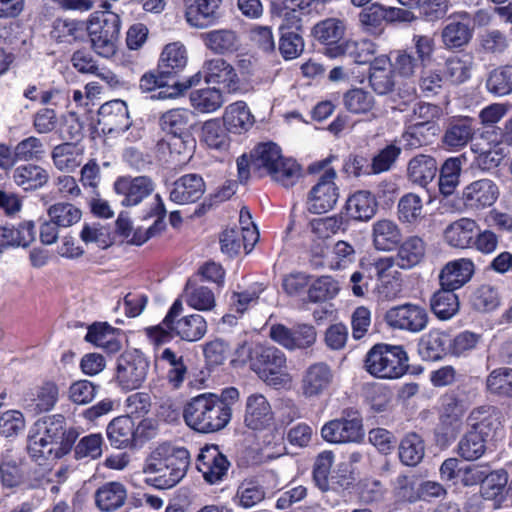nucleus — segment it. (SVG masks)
I'll return each instance as SVG.
<instances>
[{"mask_svg": "<svg viewBox=\"0 0 512 512\" xmlns=\"http://www.w3.org/2000/svg\"><path fill=\"white\" fill-rule=\"evenodd\" d=\"M473 35V29L463 20H450L441 31L442 43L447 49H457L466 46Z\"/></svg>", "mask_w": 512, "mask_h": 512, "instance_id": "obj_37", "label": "nucleus"}, {"mask_svg": "<svg viewBox=\"0 0 512 512\" xmlns=\"http://www.w3.org/2000/svg\"><path fill=\"white\" fill-rule=\"evenodd\" d=\"M339 292L337 282L329 276L316 279L308 289V299L311 302H323L334 298Z\"/></svg>", "mask_w": 512, "mask_h": 512, "instance_id": "obj_63", "label": "nucleus"}, {"mask_svg": "<svg viewBox=\"0 0 512 512\" xmlns=\"http://www.w3.org/2000/svg\"><path fill=\"white\" fill-rule=\"evenodd\" d=\"M187 51L180 42L167 44L160 56L158 68L167 77L181 72L187 65Z\"/></svg>", "mask_w": 512, "mask_h": 512, "instance_id": "obj_30", "label": "nucleus"}, {"mask_svg": "<svg viewBox=\"0 0 512 512\" xmlns=\"http://www.w3.org/2000/svg\"><path fill=\"white\" fill-rule=\"evenodd\" d=\"M334 157L317 161L309 165V173L324 171L317 183L311 188L307 197V209L314 214H322L332 210L338 202L340 193L335 183L337 173L328 167Z\"/></svg>", "mask_w": 512, "mask_h": 512, "instance_id": "obj_4", "label": "nucleus"}, {"mask_svg": "<svg viewBox=\"0 0 512 512\" xmlns=\"http://www.w3.org/2000/svg\"><path fill=\"white\" fill-rule=\"evenodd\" d=\"M462 159L460 157L448 158L440 169L439 190L443 195H451L460 182Z\"/></svg>", "mask_w": 512, "mask_h": 512, "instance_id": "obj_52", "label": "nucleus"}, {"mask_svg": "<svg viewBox=\"0 0 512 512\" xmlns=\"http://www.w3.org/2000/svg\"><path fill=\"white\" fill-rule=\"evenodd\" d=\"M455 290L441 287L430 299L433 313L442 320L452 318L459 311L460 303Z\"/></svg>", "mask_w": 512, "mask_h": 512, "instance_id": "obj_42", "label": "nucleus"}, {"mask_svg": "<svg viewBox=\"0 0 512 512\" xmlns=\"http://www.w3.org/2000/svg\"><path fill=\"white\" fill-rule=\"evenodd\" d=\"M39 436L46 438L48 442L58 448L66 455L74 444L77 433L74 430H66L65 419L61 415H54L44 421V430L37 432Z\"/></svg>", "mask_w": 512, "mask_h": 512, "instance_id": "obj_22", "label": "nucleus"}, {"mask_svg": "<svg viewBox=\"0 0 512 512\" xmlns=\"http://www.w3.org/2000/svg\"><path fill=\"white\" fill-rule=\"evenodd\" d=\"M437 170V162L433 157L420 154L409 161L408 177L413 183L425 187L435 178Z\"/></svg>", "mask_w": 512, "mask_h": 512, "instance_id": "obj_38", "label": "nucleus"}, {"mask_svg": "<svg viewBox=\"0 0 512 512\" xmlns=\"http://www.w3.org/2000/svg\"><path fill=\"white\" fill-rule=\"evenodd\" d=\"M189 465L190 453L186 448L162 443L147 457L143 472L155 488L170 489L182 480Z\"/></svg>", "mask_w": 512, "mask_h": 512, "instance_id": "obj_1", "label": "nucleus"}, {"mask_svg": "<svg viewBox=\"0 0 512 512\" xmlns=\"http://www.w3.org/2000/svg\"><path fill=\"white\" fill-rule=\"evenodd\" d=\"M205 46L217 54L233 53L240 46L239 38L233 30H212L203 35Z\"/></svg>", "mask_w": 512, "mask_h": 512, "instance_id": "obj_41", "label": "nucleus"}, {"mask_svg": "<svg viewBox=\"0 0 512 512\" xmlns=\"http://www.w3.org/2000/svg\"><path fill=\"white\" fill-rule=\"evenodd\" d=\"M149 361L147 357L137 349L124 352L117 361L116 382L123 390H135L145 382Z\"/></svg>", "mask_w": 512, "mask_h": 512, "instance_id": "obj_8", "label": "nucleus"}, {"mask_svg": "<svg viewBox=\"0 0 512 512\" xmlns=\"http://www.w3.org/2000/svg\"><path fill=\"white\" fill-rule=\"evenodd\" d=\"M197 469L209 484H216L227 475L230 462L216 445L206 446L197 458Z\"/></svg>", "mask_w": 512, "mask_h": 512, "instance_id": "obj_15", "label": "nucleus"}, {"mask_svg": "<svg viewBox=\"0 0 512 512\" xmlns=\"http://www.w3.org/2000/svg\"><path fill=\"white\" fill-rule=\"evenodd\" d=\"M490 436L489 423L481 421L472 426L458 441L456 453L465 461L480 459L488 449Z\"/></svg>", "mask_w": 512, "mask_h": 512, "instance_id": "obj_12", "label": "nucleus"}, {"mask_svg": "<svg viewBox=\"0 0 512 512\" xmlns=\"http://www.w3.org/2000/svg\"><path fill=\"white\" fill-rule=\"evenodd\" d=\"M327 51L330 56L345 55L351 57L355 63L365 64L371 61L376 52V45L368 39L347 40L341 45L328 48Z\"/></svg>", "mask_w": 512, "mask_h": 512, "instance_id": "obj_26", "label": "nucleus"}, {"mask_svg": "<svg viewBox=\"0 0 512 512\" xmlns=\"http://www.w3.org/2000/svg\"><path fill=\"white\" fill-rule=\"evenodd\" d=\"M425 444L416 433L407 434L399 444V458L404 465L416 466L424 458Z\"/></svg>", "mask_w": 512, "mask_h": 512, "instance_id": "obj_48", "label": "nucleus"}, {"mask_svg": "<svg viewBox=\"0 0 512 512\" xmlns=\"http://www.w3.org/2000/svg\"><path fill=\"white\" fill-rule=\"evenodd\" d=\"M135 432V423L129 416L117 417L107 427L108 439L116 448H126L132 444Z\"/></svg>", "mask_w": 512, "mask_h": 512, "instance_id": "obj_40", "label": "nucleus"}, {"mask_svg": "<svg viewBox=\"0 0 512 512\" xmlns=\"http://www.w3.org/2000/svg\"><path fill=\"white\" fill-rule=\"evenodd\" d=\"M473 67V56L465 53L450 57L445 63L446 77L455 84H461L468 80Z\"/></svg>", "mask_w": 512, "mask_h": 512, "instance_id": "obj_55", "label": "nucleus"}, {"mask_svg": "<svg viewBox=\"0 0 512 512\" xmlns=\"http://www.w3.org/2000/svg\"><path fill=\"white\" fill-rule=\"evenodd\" d=\"M476 229L475 220L460 218L446 227L444 238L451 247L464 249L472 244Z\"/></svg>", "mask_w": 512, "mask_h": 512, "instance_id": "obj_28", "label": "nucleus"}, {"mask_svg": "<svg viewBox=\"0 0 512 512\" xmlns=\"http://www.w3.org/2000/svg\"><path fill=\"white\" fill-rule=\"evenodd\" d=\"M169 335L173 332L182 340L194 342L200 340L207 332L205 319L199 314L184 316L168 329Z\"/></svg>", "mask_w": 512, "mask_h": 512, "instance_id": "obj_33", "label": "nucleus"}, {"mask_svg": "<svg viewBox=\"0 0 512 512\" xmlns=\"http://www.w3.org/2000/svg\"><path fill=\"white\" fill-rule=\"evenodd\" d=\"M508 483V473L504 469H498L486 473V478L481 485V495L485 500L494 502V507L499 508L506 500L505 488Z\"/></svg>", "mask_w": 512, "mask_h": 512, "instance_id": "obj_34", "label": "nucleus"}, {"mask_svg": "<svg viewBox=\"0 0 512 512\" xmlns=\"http://www.w3.org/2000/svg\"><path fill=\"white\" fill-rule=\"evenodd\" d=\"M48 216L59 227H70L80 221L82 211L74 204L59 202L49 207Z\"/></svg>", "mask_w": 512, "mask_h": 512, "instance_id": "obj_62", "label": "nucleus"}, {"mask_svg": "<svg viewBox=\"0 0 512 512\" xmlns=\"http://www.w3.org/2000/svg\"><path fill=\"white\" fill-rule=\"evenodd\" d=\"M485 386L491 395L512 398V368L500 367L492 370L486 377Z\"/></svg>", "mask_w": 512, "mask_h": 512, "instance_id": "obj_47", "label": "nucleus"}, {"mask_svg": "<svg viewBox=\"0 0 512 512\" xmlns=\"http://www.w3.org/2000/svg\"><path fill=\"white\" fill-rule=\"evenodd\" d=\"M264 487L255 478L244 479L237 488L235 502L245 508H251L265 499Z\"/></svg>", "mask_w": 512, "mask_h": 512, "instance_id": "obj_51", "label": "nucleus"}, {"mask_svg": "<svg viewBox=\"0 0 512 512\" xmlns=\"http://www.w3.org/2000/svg\"><path fill=\"white\" fill-rule=\"evenodd\" d=\"M267 175L281 184L283 187L289 188L294 186L301 177V168L291 158H281L277 161L276 165L268 171Z\"/></svg>", "mask_w": 512, "mask_h": 512, "instance_id": "obj_50", "label": "nucleus"}, {"mask_svg": "<svg viewBox=\"0 0 512 512\" xmlns=\"http://www.w3.org/2000/svg\"><path fill=\"white\" fill-rule=\"evenodd\" d=\"M203 77L207 83L223 85L228 92H233L238 88L239 80L235 69L222 58L205 61Z\"/></svg>", "mask_w": 512, "mask_h": 512, "instance_id": "obj_21", "label": "nucleus"}, {"mask_svg": "<svg viewBox=\"0 0 512 512\" xmlns=\"http://www.w3.org/2000/svg\"><path fill=\"white\" fill-rule=\"evenodd\" d=\"M475 272L471 259L460 258L446 263L439 273L441 287L457 290L468 283Z\"/></svg>", "mask_w": 512, "mask_h": 512, "instance_id": "obj_18", "label": "nucleus"}, {"mask_svg": "<svg viewBox=\"0 0 512 512\" xmlns=\"http://www.w3.org/2000/svg\"><path fill=\"white\" fill-rule=\"evenodd\" d=\"M322 438L330 443L360 442L364 437L362 418L357 410L345 409L341 417L324 424Z\"/></svg>", "mask_w": 512, "mask_h": 512, "instance_id": "obj_7", "label": "nucleus"}, {"mask_svg": "<svg viewBox=\"0 0 512 512\" xmlns=\"http://www.w3.org/2000/svg\"><path fill=\"white\" fill-rule=\"evenodd\" d=\"M365 369L383 379H397L408 369V356L402 346L376 344L366 354Z\"/></svg>", "mask_w": 512, "mask_h": 512, "instance_id": "obj_5", "label": "nucleus"}, {"mask_svg": "<svg viewBox=\"0 0 512 512\" xmlns=\"http://www.w3.org/2000/svg\"><path fill=\"white\" fill-rule=\"evenodd\" d=\"M471 151L475 154L473 165L482 171L498 167L503 159L499 150L491 147L484 148L480 143L472 144Z\"/></svg>", "mask_w": 512, "mask_h": 512, "instance_id": "obj_64", "label": "nucleus"}, {"mask_svg": "<svg viewBox=\"0 0 512 512\" xmlns=\"http://www.w3.org/2000/svg\"><path fill=\"white\" fill-rule=\"evenodd\" d=\"M280 147L272 142L261 143L251 153V167L260 175L267 174L281 158Z\"/></svg>", "mask_w": 512, "mask_h": 512, "instance_id": "obj_43", "label": "nucleus"}, {"mask_svg": "<svg viewBox=\"0 0 512 512\" xmlns=\"http://www.w3.org/2000/svg\"><path fill=\"white\" fill-rule=\"evenodd\" d=\"M398 219L405 224H416L424 218L423 198L417 193H406L397 204Z\"/></svg>", "mask_w": 512, "mask_h": 512, "instance_id": "obj_44", "label": "nucleus"}, {"mask_svg": "<svg viewBox=\"0 0 512 512\" xmlns=\"http://www.w3.org/2000/svg\"><path fill=\"white\" fill-rule=\"evenodd\" d=\"M371 237L375 249L391 251L401 242L402 234L394 220L382 218L372 224Z\"/></svg>", "mask_w": 512, "mask_h": 512, "instance_id": "obj_24", "label": "nucleus"}, {"mask_svg": "<svg viewBox=\"0 0 512 512\" xmlns=\"http://www.w3.org/2000/svg\"><path fill=\"white\" fill-rule=\"evenodd\" d=\"M271 339L288 350L306 349L311 347L317 337L315 328L308 324H299L292 329L283 324L271 326Z\"/></svg>", "mask_w": 512, "mask_h": 512, "instance_id": "obj_11", "label": "nucleus"}, {"mask_svg": "<svg viewBox=\"0 0 512 512\" xmlns=\"http://www.w3.org/2000/svg\"><path fill=\"white\" fill-rule=\"evenodd\" d=\"M74 144L63 143L54 147L51 157L60 171L72 172L80 165V157Z\"/></svg>", "mask_w": 512, "mask_h": 512, "instance_id": "obj_60", "label": "nucleus"}, {"mask_svg": "<svg viewBox=\"0 0 512 512\" xmlns=\"http://www.w3.org/2000/svg\"><path fill=\"white\" fill-rule=\"evenodd\" d=\"M127 499V490L120 482H108L99 487L95 501L100 510L112 512L122 507Z\"/></svg>", "mask_w": 512, "mask_h": 512, "instance_id": "obj_32", "label": "nucleus"}, {"mask_svg": "<svg viewBox=\"0 0 512 512\" xmlns=\"http://www.w3.org/2000/svg\"><path fill=\"white\" fill-rule=\"evenodd\" d=\"M377 208L375 196L367 190L356 191L346 201L348 216L357 221H369L376 214Z\"/></svg>", "mask_w": 512, "mask_h": 512, "instance_id": "obj_25", "label": "nucleus"}, {"mask_svg": "<svg viewBox=\"0 0 512 512\" xmlns=\"http://www.w3.org/2000/svg\"><path fill=\"white\" fill-rule=\"evenodd\" d=\"M425 244L417 236L407 238L398 249V265L402 268H411L424 258Z\"/></svg>", "mask_w": 512, "mask_h": 512, "instance_id": "obj_53", "label": "nucleus"}, {"mask_svg": "<svg viewBox=\"0 0 512 512\" xmlns=\"http://www.w3.org/2000/svg\"><path fill=\"white\" fill-rule=\"evenodd\" d=\"M273 420L271 406L262 394H251L246 399L244 423L252 430H261Z\"/></svg>", "mask_w": 512, "mask_h": 512, "instance_id": "obj_19", "label": "nucleus"}, {"mask_svg": "<svg viewBox=\"0 0 512 512\" xmlns=\"http://www.w3.org/2000/svg\"><path fill=\"white\" fill-rule=\"evenodd\" d=\"M474 133L472 120L469 118L456 119L447 126L442 142L450 149L459 150L472 140Z\"/></svg>", "mask_w": 512, "mask_h": 512, "instance_id": "obj_31", "label": "nucleus"}, {"mask_svg": "<svg viewBox=\"0 0 512 512\" xmlns=\"http://www.w3.org/2000/svg\"><path fill=\"white\" fill-rule=\"evenodd\" d=\"M223 0H183L184 15L187 23L194 28L203 29L214 25L221 18Z\"/></svg>", "mask_w": 512, "mask_h": 512, "instance_id": "obj_14", "label": "nucleus"}, {"mask_svg": "<svg viewBox=\"0 0 512 512\" xmlns=\"http://www.w3.org/2000/svg\"><path fill=\"white\" fill-rule=\"evenodd\" d=\"M343 102L345 108L353 114L371 113V116L374 119L378 117V115L373 112L375 107L374 96L362 88H355L347 91L344 94Z\"/></svg>", "mask_w": 512, "mask_h": 512, "instance_id": "obj_46", "label": "nucleus"}, {"mask_svg": "<svg viewBox=\"0 0 512 512\" xmlns=\"http://www.w3.org/2000/svg\"><path fill=\"white\" fill-rule=\"evenodd\" d=\"M500 189L495 181L482 178L467 184L462 191V201L471 210L491 207L499 198Z\"/></svg>", "mask_w": 512, "mask_h": 512, "instance_id": "obj_13", "label": "nucleus"}, {"mask_svg": "<svg viewBox=\"0 0 512 512\" xmlns=\"http://www.w3.org/2000/svg\"><path fill=\"white\" fill-rule=\"evenodd\" d=\"M231 417L232 409L218 400V396L213 393L193 397L183 410L185 423L200 433H213L224 429Z\"/></svg>", "mask_w": 512, "mask_h": 512, "instance_id": "obj_3", "label": "nucleus"}, {"mask_svg": "<svg viewBox=\"0 0 512 512\" xmlns=\"http://www.w3.org/2000/svg\"><path fill=\"white\" fill-rule=\"evenodd\" d=\"M99 123L108 127L109 131L125 130L129 127V111L122 100L104 103L98 111Z\"/></svg>", "mask_w": 512, "mask_h": 512, "instance_id": "obj_27", "label": "nucleus"}, {"mask_svg": "<svg viewBox=\"0 0 512 512\" xmlns=\"http://www.w3.org/2000/svg\"><path fill=\"white\" fill-rule=\"evenodd\" d=\"M27 451L30 458L39 465H43L48 460L58 459L65 455L58 446H53V443L48 442L46 438L39 436L37 433L29 436Z\"/></svg>", "mask_w": 512, "mask_h": 512, "instance_id": "obj_45", "label": "nucleus"}, {"mask_svg": "<svg viewBox=\"0 0 512 512\" xmlns=\"http://www.w3.org/2000/svg\"><path fill=\"white\" fill-rule=\"evenodd\" d=\"M487 90L495 96H506L512 93V65H504L493 69L486 80Z\"/></svg>", "mask_w": 512, "mask_h": 512, "instance_id": "obj_57", "label": "nucleus"}, {"mask_svg": "<svg viewBox=\"0 0 512 512\" xmlns=\"http://www.w3.org/2000/svg\"><path fill=\"white\" fill-rule=\"evenodd\" d=\"M392 266L393 260L391 258L379 259L375 264L377 276L380 281V284L377 287L378 294L385 300L396 298L402 290V285L399 279L391 276L389 273Z\"/></svg>", "mask_w": 512, "mask_h": 512, "instance_id": "obj_39", "label": "nucleus"}, {"mask_svg": "<svg viewBox=\"0 0 512 512\" xmlns=\"http://www.w3.org/2000/svg\"><path fill=\"white\" fill-rule=\"evenodd\" d=\"M85 340L110 352L120 349V343L116 339V329L107 323H96L89 327Z\"/></svg>", "mask_w": 512, "mask_h": 512, "instance_id": "obj_49", "label": "nucleus"}, {"mask_svg": "<svg viewBox=\"0 0 512 512\" xmlns=\"http://www.w3.org/2000/svg\"><path fill=\"white\" fill-rule=\"evenodd\" d=\"M87 30L94 52L103 57H113L118 48L120 19L117 14L107 11L92 14Z\"/></svg>", "mask_w": 512, "mask_h": 512, "instance_id": "obj_6", "label": "nucleus"}, {"mask_svg": "<svg viewBox=\"0 0 512 512\" xmlns=\"http://www.w3.org/2000/svg\"><path fill=\"white\" fill-rule=\"evenodd\" d=\"M450 336L440 330H431L423 336L419 342V354L424 360L436 361L443 357L448 351Z\"/></svg>", "mask_w": 512, "mask_h": 512, "instance_id": "obj_36", "label": "nucleus"}, {"mask_svg": "<svg viewBox=\"0 0 512 512\" xmlns=\"http://www.w3.org/2000/svg\"><path fill=\"white\" fill-rule=\"evenodd\" d=\"M333 380L331 368L324 362L308 366L302 374L301 393L305 398H315L324 393Z\"/></svg>", "mask_w": 512, "mask_h": 512, "instance_id": "obj_17", "label": "nucleus"}, {"mask_svg": "<svg viewBox=\"0 0 512 512\" xmlns=\"http://www.w3.org/2000/svg\"><path fill=\"white\" fill-rule=\"evenodd\" d=\"M190 102L194 109L201 113H211L219 109L224 98L219 89L204 88L192 91L190 93Z\"/></svg>", "mask_w": 512, "mask_h": 512, "instance_id": "obj_54", "label": "nucleus"}, {"mask_svg": "<svg viewBox=\"0 0 512 512\" xmlns=\"http://www.w3.org/2000/svg\"><path fill=\"white\" fill-rule=\"evenodd\" d=\"M182 312L183 303L181 300L177 299L171 306L163 322L160 325L147 329L150 339L157 345L168 341L170 339V335L167 329L176 323L178 320L177 318L182 314Z\"/></svg>", "mask_w": 512, "mask_h": 512, "instance_id": "obj_61", "label": "nucleus"}, {"mask_svg": "<svg viewBox=\"0 0 512 512\" xmlns=\"http://www.w3.org/2000/svg\"><path fill=\"white\" fill-rule=\"evenodd\" d=\"M205 192V182L198 174H186L173 183L170 200L177 204L198 201Z\"/></svg>", "mask_w": 512, "mask_h": 512, "instance_id": "obj_23", "label": "nucleus"}, {"mask_svg": "<svg viewBox=\"0 0 512 512\" xmlns=\"http://www.w3.org/2000/svg\"><path fill=\"white\" fill-rule=\"evenodd\" d=\"M438 131L437 125H422L413 123L402 134L406 146L411 149L428 145L432 142Z\"/></svg>", "mask_w": 512, "mask_h": 512, "instance_id": "obj_58", "label": "nucleus"}, {"mask_svg": "<svg viewBox=\"0 0 512 512\" xmlns=\"http://www.w3.org/2000/svg\"><path fill=\"white\" fill-rule=\"evenodd\" d=\"M388 326L410 333L423 331L429 321L426 309L413 303H405L390 308L384 317Z\"/></svg>", "mask_w": 512, "mask_h": 512, "instance_id": "obj_10", "label": "nucleus"}, {"mask_svg": "<svg viewBox=\"0 0 512 512\" xmlns=\"http://www.w3.org/2000/svg\"><path fill=\"white\" fill-rule=\"evenodd\" d=\"M236 355L239 361L249 363L266 384L275 388L290 384L292 378L286 371V356L278 348L245 342L238 346Z\"/></svg>", "mask_w": 512, "mask_h": 512, "instance_id": "obj_2", "label": "nucleus"}, {"mask_svg": "<svg viewBox=\"0 0 512 512\" xmlns=\"http://www.w3.org/2000/svg\"><path fill=\"white\" fill-rule=\"evenodd\" d=\"M191 117L192 113L188 109L175 108L164 112L159 118L161 130L172 136L173 142L170 145L174 146L178 153L186 152L193 147Z\"/></svg>", "mask_w": 512, "mask_h": 512, "instance_id": "obj_9", "label": "nucleus"}, {"mask_svg": "<svg viewBox=\"0 0 512 512\" xmlns=\"http://www.w3.org/2000/svg\"><path fill=\"white\" fill-rule=\"evenodd\" d=\"M12 177L15 184L26 191L39 189L49 180L48 172L35 164H24L16 167Z\"/></svg>", "mask_w": 512, "mask_h": 512, "instance_id": "obj_35", "label": "nucleus"}, {"mask_svg": "<svg viewBox=\"0 0 512 512\" xmlns=\"http://www.w3.org/2000/svg\"><path fill=\"white\" fill-rule=\"evenodd\" d=\"M312 8V0H282L276 6V12L282 20L280 30L300 31L303 26V17L310 14Z\"/></svg>", "mask_w": 512, "mask_h": 512, "instance_id": "obj_20", "label": "nucleus"}, {"mask_svg": "<svg viewBox=\"0 0 512 512\" xmlns=\"http://www.w3.org/2000/svg\"><path fill=\"white\" fill-rule=\"evenodd\" d=\"M154 187V182L147 176L122 177L114 183L115 192L122 196L120 202L123 206L139 204L152 194Z\"/></svg>", "mask_w": 512, "mask_h": 512, "instance_id": "obj_16", "label": "nucleus"}, {"mask_svg": "<svg viewBox=\"0 0 512 512\" xmlns=\"http://www.w3.org/2000/svg\"><path fill=\"white\" fill-rule=\"evenodd\" d=\"M345 28V24L342 20L328 18L314 26L313 35L318 41L332 45L343 37Z\"/></svg>", "mask_w": 512, "mask_h": 512, "instance_id": "obj_59", "label": "nucleus"}, {"mask_svg": "<svg viewBox=\"0 0 512 512\" xmlns=\"http://www.w3.org/2000/svg\"><path fill=\"white\" fill-rule=\"evenodd\" d=\"M223 122L229 132L241 134L254 125L255 119L246 103L238 101L226 107Z\"/></svg>", "mask_w": 512, "mask_h": 512, "instance_id": "obj_29", "label": "nucleus"}, {"mask_svg": "<svg viewBox=\"0 0 512 512\" xmlns=\"http://www.w3.org/2000/svg\"><path fill=\"white\" fill-rule=\"evenodd\" d=\"M227 131L218 119H211L203 124L202 139L209 148L224 151L230 144Z\"/></svg>", "mask_w": 512, "mask_h": 512, "instance_id": "obj_56", "label": "nucleus"}]
</instances>
